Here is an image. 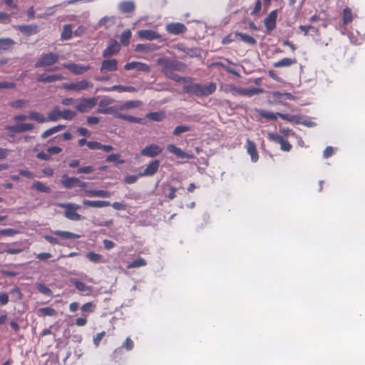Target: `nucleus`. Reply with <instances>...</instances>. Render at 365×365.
Listing matches in <instances>:
<instances>
[{
    "instance_id": "1",
    "label": "nucleus",
    "mask_w": 365,
    "mask_h": 365,
    "mask_svg": "<svg viewBox=\"0 0 365 365\" xmlns=\"http://www.w3.org/2000/svg\"><path fill=\"white\" fill-rule=\"evenodd\" d=\"M156 63L161 67L162 73L175 82L189 83L192 80L190 77H182L175 73V71L184 72L187 68L186 64L180 61L159 58Z\"/></svg>"
},
{
    "instance_id": "2",
    "label": "nucleus",
    "mask_w": 365,
    "mask_h": 365,
    "mask_svg": "<svg viewBox=\"0 0 365 365\" xmlns=\"http://www.w3.org/2000/svg\"><path fill=\"white\" fill-rule=\"evenodd\" d=\"M217 88L215 83L211 82L208 84L190 83L183 87L184 93L193 95L197 97L208 96L212 94Z\"/></svg>"
},
{
    "instance_id": "3",
    "label": "nucleus",
    "mask_w": 365,
    "mask_h": 365,
    "mask_svg": "<svg viewBox=\"0 0 365 365\" xmlns=\"http://www.w3.org/2000/svg\"><path fill=\"white\" fill-rule=\"evenodd\" d=\"M60 58L59 54L54 52L43 53L36 60L35 63L36 68H43L47 71H55L58 70V67L51 68L56 63Z\"/></svg>"
},
{
    "instance_id": "4",
    "label": "nucleus",
    "mask_w": 365,
    "mask_h": 365,
    "mask_svg": "<svg viewBox=\"0 0 365 365\" xmlns=\"http://www.w3.org/2000/svg\"><path fill=\"white\" fill-rule=\"evenodd\" d=\"M59 206L65 209L64 215L66 218L74 221L81 220V215L76 212V210L81 208L80 205L73 202H67L61 203Z\"/></svg>"
},
{
    "instance_id": "5",
    "label": "nucleus",
    "mask_w": 365,
    "mask_h": 365,
    "mask_svg": "<svg viewBox=\"0 0 365 365\" xmlns=\"http://www.w3.org/2000/svg\"><path fill=\"white\" fill-rule=\"evenodd\" d=\"M93 86V83L89 82L87 80H81L78 82H71L64 83L63 87L64 89L67 91H81L84 90H87L89 88H92Z\"/></svg>"
},
{
    "instance_id": "6",
    "label": "nucleus",
    "mask_w": 365,
    "mask_h": 365,
    "mask_svg": "<svg viewBox=\"0 0 365 365\" xmlns=\"http://www.w3.org/2000/svg\"><path fill=\"white\" fill-rule=\"evenodd\" d=\"M268 138L269 140L279 143L282 151L289 152L292 148V145L287 139L277 133H269Z\"/></svg>"
},
{
    "instance_id": "7",
    "label": "nucleus",
    "mask_w": 365,
    "mask_h": 365,
    "mask_svg": "<svg viewBox=\"0 0 365 365\" xmlns=\"http://www.w3.org/2000/svg\"><path fill=\"white\" fill-rule=\"evenodd\" d=\"M98 97L83 98L76 106V109L81 113H85L93 108L98 103Z\"/></svg>"
},
{
    "instance_id": "8",
    "label": "nucleus",
    "mask_w": 365,
    "mask_h": 365,
    "mask_svg": "<svg viewBox=\"0 0 365 365\" xmlns=\"http://www.w3.org/2000/svg\"><path fill=\"white\" fill-rule=\"evenodd\" d=\"M162 152L163 148L160 146L156 144H151L142 149L140 155L149 158H155L161 154Z\"/></svg>"
},
{
    "instance_id": "9",
    "label": "nucleus",
    "mask_w": 365,
    "mask_h": 365,
    "mask_svg": "<svg viewBox=\"0 0 365 365\" xmlns=\"http://www.w3.org/2000/svg\"><path fill=\"white\" fill-rule=\"evenodd\" d=\"M160 168V161L154 160L149 163L143 172L139 173L140 177H150L153 176Z\"/></svg>"
},
{
    "instance_id": "10",
    "label": "nucleus",
    "mask_w": 365,
    "mask_h": 365,
    "mask_svg": "<svg viewBox=\"0 0 365 365\" xmlns=\"http://www.w3.org/2000/svg\"><path fill=\"white\" fill-rule=\"evenodd\" d=\"M277 18V10L272 11L264 19V24L267 29V32L269 33L276 28Z\"/></svg>"
},
{
    "instance_id": "11",
    "label": "nucleus",
    "mask_w": 365,
    "mask_h": 365,
    "mask_svg": "<svg viewBox=\"0 0 365 365\" xmlns=\"http://www.w3.org/2000/svg\"><path fill=\"white\" fill-rule=\"evenodd\" d=\"M232 91L234 92V93L239 94L240 96H248V97H251L254 95L261 93L263 91L262 88H255V87L247 88L234 87L232 88Z\"/></svg>"
},
{
    "instance_id": "12",
    "label": "nucleus",
    "mask_w": 365,
    "mask_h": 365,
    "mask_svg": "<svg viewBox=\"0 0 365 365\" xmlns=\"http://www.w3.org/2000/svg\"><path fill=\"white\" fill-rule=\"evenodd\" d=\"M63 67L69 70L75 75H81L91 69L90 66H83L76 63H64Z\"/></svg>"
},
{
    "instance_id": "13",
    "label": "nucleus",
    "mask_w": 365,
    "mask_h": 365,
    "mask_svg": "<svg viewBox=\"0 0 365 365\" xmlns=\"http://www.w3.org/2000/svg\"><path fill=\"white\" fill-rule=\"evenodd\" d=\"M120 49V45L115 39H111L108 46L103 51V56L105 58L111 56L118 53Z\"/></svg>"
},
{
    "instance_id": "14",
    "label": "nucleus",
    "mask_w": 365,
    "mask_h": 365,
    "mask_svg": "<svg viewBox=\"0 0 365 365\" xmlns=\"http://www.w3.org/2000/svg\"><path fill=\"white\" fill-rule=\"evenodd\" d=\"M124 68L126 71L137 70L139 71H143L146 73H148L150 71V68L148 64L138 61H132L127 63L124 66Z\"/></svg>"
},
{
    "instance_id": "15",
    "label": "nucleus",
    "mask_w": 365,
    "mask_h": 365,
    "mask_svg": "<svg viewBox=\"0 0 365 365\" xmlns=\"http://www.w3.org/2000/svg\"><path fill=\"white\" fill-rule=\"evenodd\" d=\"M166 31L170 34L178 35L185 33L187 27L182 23H170L166 26Z\"/></svg>"
},
{
    "instance_id": "16",
    "label": "nucleus",
    "mask_w": 365,
    "mask_h": 365,
    "mask_svg": "<svg viewBox=\"0 0 365 365\" xmlns=\"http://www.w3.org/2000/svg\"><path fill=\"white\" fill-rule=\"evenodd\" d=\"M175 48L185 53L190 57H199L200 56V51L197 48H188L186 47L183 43H178L175 46Z\"/></svg>"
},
{
    "instance_id": "17",
    "label": "nucleus",
    "mask_w": 365,
    "mask_h": 365,
    "mask_svg": "<svg viewBox=\"0 0 365 365\" xmlns=\"http://www.w3.org/2000/svg\"><path fill=\"white\" fill-rule=\"evenodd\" d=\"M102 91L105 92H110L113 91H118L119 92H135L137 91L136 88L131 86H120V85H115L111 87H103L101 89H97L98 91Z\"/></svg>"
},
{
    "instance_id": "18",
    "label": "nucleus",
    "mask_w": 365,
    "mask_h": 365,
    "mask_svg": "<svg viewBox=\"0 0 365 365\" xmlns=\"http://www.w3.org/2000/svg\"><path fill=\"white\" fill-rule=\"evenodd\" d=\"M247 153L250 155L253 163H256L259 160V155L255 142L250 139H247L245 145Z\"/></svg>"
},
{
    "instance_id": "19",
    "label": "nucleus",
    "mask_w": 365,
    "mask_h": 365,
    "mask_svg": "<svg viewBox=\"0 0 365 365\" xmlns=\"http://www.w3.org/2000/svg\"><path fill=\"white\" fill-rule=\"evenodd\" d=\"M101 72L105 71H115L118 70V61L116 59H106L103 60L101 63L100 68Z\"/></svg>"
},
{
    "instance_id": "20",
    "label": "nucleus",
    "mask_w": 365,
    "mask_h": 365,
    "mask_svg": "<svg viewBox=\"0 0 365 365\" xmlns=\"http://www.w3.org/2000/svg\"><path fill=\"white\" fill-rule=\"evenodd\" d=\"M16 28L26 36H31L38 32V27L36 24L18 25Z\"/></svg>"
},
{
    "instance_id": "21",
    "label": "nucleus",
    "mask_w": 365,
    "mask_h": 365,
    "mask_svg": "<svg viewBox=\"0 0 365 365\" xmlns=\"http://www.w3.org/2000/svg\"><path fill=\"white\" fill-rule=\"evenodd\" d=\"M138 36L141 39H145L149 41L159 39L161 38V36L159 34H158L155 31L150 29H144L139 31Z\"/></svg>"
},
{
    "instance_id": "22",
    "label": "nucleus",
    "mask_w": 365,
    "mask_h": 365,
    "mask_svg": "<svg viewBox=\"0 0 365 365\" xmlns=\"http://www.w3.org/2000/svg\"><path fill=\"white\" fill-rule=\"evenodd\" d=\"M64 78L61 74L46 75L41 74L37 78V81L40 83H53L58 81H61Z\"/></svg>"
},
{
    "instance_id": "23",
    "label": "nucleus",
    "mask_w": 365,
    "mask_h": 365,
    "mask_svg": "<svg viewBox=\"0 0 365 365\" xmlns=\"http://www.w3.org/2000/svg\"><path fill=\"white\" fill-rule=\"evenodd\" d=\"M85 194L90 197H110L111 196L110 192L104 190H86Z\"/></svg>"
},
{
    "instance_id": "24",
    "label": "nucleus",
    "mask_w": 365,
    "mask_h": 365,
    "mask_svg": "<svg viewBox=\"0 0 365 365\" xmlns=\"http://www.w3.org/2000/svg\"><path fill=\"white\" fill-rule=\"evenodd\" d=\"M61 182L64 187L71 189L77 185L80 182V180L78 178L68 177L66 175H63Z\"/></svg>"
},
{
    "instance_id": "25",
    "label": "nucleus",
    "mask_w": 365,
    "mask_h": 365,
    "mask_svg": "<svg viewBox=\"0 0 365 365\" xmlns=\"http://www.w3.org/2000/svg\"><path fill=\"white\" fill-rule=\"evenodd\" d=\"M15 44L16 42L11 38H0V53L11 50Z\"/></svg>"
},
{
    "instance_id": "26",
    "label": "nucleus",
    "mask_w": 365,
    "mask_h": 365,
    "mask_svg": "<svg viewBox=\"0 0 365 365\" xmlns=\"http://www.w3.org/2000/svg\"><path fill=\"white\" fill-rule=\"evenodd\" d=\"M115 117L118 119L127 120L130 123L144 124L145 120L142 118L134 117L129 115H125L123 113H115Z\"/></svg>"
},
{
    "instance_id": "27",
    "label": "nucleus",
    "mask_w": 365,
    "mask_h": 365,
    "mask_svg": "<svg viewBox=\"0 0 365 365\" xmlns=\"http://www.w3.org/2000/svg\"><path fill=\"white\" fill-rule=\"evenodd\" d=\"M235 36L250 46H255L257 44V40L249 34L241 32H235Z\"/></svg>"
},
{
    "instance_id": "28",
    "label": "nucleus",
    "mask_w": 365,
    "mask_h": 365,
    "mask_svg": "<svg viewBox=\"0 0 365 365\" xmlns=\"http://www.w3.org/2000/svg\"><path fill=\"white\" fill-rule=\"evenodd\" d=\"M83 204L84 205L91 207H108L110 205V202L109 201H105V200H84L83 201Z\"/></svg>"
},
{
    "instance_id": "29",
    "label": "nucleus",
    "mask_w": 365,
    "mask_h": 365,
    "mask_svg": "<svg viewBox=\"0 0 365 365\" xmlns=\"http://www.w3.org/2000/svg\"><path fill=\"white\" fill-rule=\"evenodd\" d=\"M71 283L75 285L76 288L81 292H86V294H89L93 289L91 286L86 285L85 283L79 281L77 279H71Z\"/></svg>"
},
{
    "instance_id": "30",
    "label": "nucleus",
    "mask_w": 365,
    "mask_h": 365,
    "mask_svg": "<svg viewBox=\"0 0 365 365\" xmlns=\"http://www.w3.org/2000/svg\"><path fill=\"white\" fill-rule=\"evenodd\" d=\"M297 61L296 58H284L280 61L274 63L273 66L274 68H282L289 67L290 66L297 63Z\"/></svg>"
},
{
    "instance_id": "31",
    "label": "nucleus",
    "mask_w": 365,
    "mask_h": 365,
    "mask_svg": "<svg viewBox=\"0 0 365 365\" xmlns=\"http://www.w3.org/2000/svg\"><path fill=\"white\" fill-rule=\"evenodd\" d=\"M52 233L62 239H79L81 235L68 231L54 230Z\"/></svg>"
},
{
    "instance_id": "32",
    "label": "nucleus",
    "mask_w": 365,
    "mask_h": 365,
    "mask_svg": "<svg viewBox=\"0 0 365 365\" xmlns=\"http://www.w3.org/2000/svg\"><path fill=\"white\" fill-rule=\"evenodd\" d=\"M309 26L311 27L310 28V31H312V33L310 34V36L312 37L313 40L322 45V46H327L328 45V43H323L320 38V31H319V28L318 27H316L312 24H309Z\"/></svg>"
},
{
    "instance_id": "33",
    "label": "nucleus",
    "mask_w": 365,
    "mask_h": 365,
    "mask_svg": "<svg viewBox=\"0 0 365 365\" xmlns=\"http://www.w3.org/2000/svg\"><path fill=\"white\" fill-rule=\"evenodd\" d=\"M142 105V102L139 100L128 101L118 106V110H129L135 108H138Z\"/></svg>"
},
{
    "instance_id": "34",
    "label": "nucleus",
    "mask_w": 365,
    "mask_h": 365,
    "mask_svg": "<svg viewBox=\"0 0 365 365\" xmlns=\"http://www.w3.org/2000/svg\"><path fill=\"white\" fill-rule=\"evenodd\" d=\"M119 9L122 13H130L135 10V4L133 1H122L118 5Z\"/></svg>"
},
{
    "instance_id": "35",
    "label": "nucleus",
    "mask_w": 365,
    "mask_h": 365,
    "mask_svg": "<svg viewBox=\"0 0 365 365\" xmlns=\"http://www.w3.org/2000/svg\"><path fill=\"white\" fill-rule=\"evenodd\" d=\"M37 314L40 317H45L47 316L52 317L57 314V312L55 309L46 307H42L38 309Z\"/></svg>"
},
{
    "instance_id": "36",
    "label": "nucleus",
    "mask_w": 365,
    "mask_h": 365,
    "mask_svg": "<svg viewBox=\"0 0 365 365\" xmlns=\"http://www.w3.org/2000/svg\"><path fill=\"white\" fill-rule=\"evenodd\" d=\"M277 115L282 119L287 120L290 123H293L295 124H299L301 123V116L297 115H290V114H284L281 113H277Z\"/></svg>"
},
{
    "instance_id": "37",
    "label": "nucleus",
    "mask_w": 365,
    "mask_h": 365,
    "mask_svg": "<svg viewBox=\"0 0 365 365\" xmlns=\"http://www.w3.org/2000/svg\"><path fill=\"white\" fill-rule=\"evenodd\" d=\"M146 118L153 121L160 122L165 118V114L163 112H150L146 114Z\"/></svg>"
},
{
    "instance_id": "38",
    "label": "nucleus",
    "mask_w": 365,
    "mask_h": 365,
    "mask_svg": "<svg viewBox=\"0 0 365 365\" xmlns=\"http://www.w3.org/2000/svg\"><path fill=\"white\" fill-rule=\"evenodd\" d=\"M31 188L40 192L49 193L51 192V188L40 181H34L32 183Z\"/></svg>"
},
{
    "instance_id": "39",
    "label": "nucleus",
    "mask_w": 365,
    "mask_h": 365,
    "mask_svg": "<svg viewBox=\"0 0 365 365\" xmlns=\"http://www.w3.org/2000/svg\"><path fill=\"white\" fill-rule=\"evenodd\" d=\"M65 128H66V126L63 125H58L56 126L52 127V128L45 130L41 134V138L45 139L46 138L49 137L50 135L63 130Z\"/></svg>"
},
{
    "instance_id": "40",
    "label": "nucleus",
    "mask_w": 365,
    "mask_h": 365,
    "mask_svg": "<svg viewBox=\"0 0 365 365\" xmlns=\"http://www.w3.org/2000/svg\"><path fill=\"white\" fill-rule=\"evenodd\" d=\"M28 118L32 120H35L40 123L47 121V118L46 117H44L41 113L36 111L29 112Z\"/></svg>"
},
{
    "instance_id": "41",
    "label": "nucleus",
    "mask_w": 365,
    "mask_h": 365,
    "mask_svg": "<svg viewBox=\"0 0 365 365\" xmlns=\"http://www.w3.org/2000/svg\"><path fill=\"white\" fill-rule=\"evenodd\" d=\"M106 161L107 163H114L116 165L123 164L125 162V160L120 158V155L118 153L108 155L106 158Z\"/></svg>"
},
{
    "instance_id": "42",
    "label": "nucleus",
    "mask_w": 365,
    "mask_h": 365,
    "mask_svg": "<svg viewBox=\"0 0 365 365\" xmlns=\"http://www.w3.org/2000/svg\"><path fill=\"white\" fill-rule=\"evenodd\" d=\"M167 148L169 152L173 153L178 158H184L186 156L185 153L180 148L173 144L168 145Z\"/></svg>"
},
{
    "instance_id": "43",
    "label": "nucleus",
    "mask_w": 365,
    "mask_h": 365,
    "mask_svg": "<svg viewBox=\"0 0 365 365\" xmlns=\"http://www.w3.org/2000/svg\"><path fill=\"white\" fill-rule=\"evenodd\" d=\"M257 113L260 117L269 120H275L278 116L277 113H274L264 110H258Z\"/></svg>"
},
{
    "instance_id": "44",
    "label": "nucleus",
    "mask_w": 365,
    "mask_h": 365,
    "mask_svg": "<svg viewBox=\"0 0 365 365\" xmlns=\"http://www.w3.org/2000/svg\"><path fill=\"white\" fill-rule=\"evenodd\" d=\"M72 26L71 24H66L63 26V31L61 32V39L63 40H68L72 37Z\"/></svg>"
},
{
    "instance_id": "45",
    "label": "nucleus",
    "mask_w": 365,
    "mask_h": 365,
    "mask_svg": "<svg viewBox=\"0 0 365 365\" xmlns=\"http://www.w3.org/2000/svg\"><path fill=\"white\" fill-rule=\"evenodd\" d=\"M131 36H132V33H131L130 30L128 29V30L124 31L120 35V43L124 46H128L130 43V40L131 38Z\"/></svg>"
},
{
    "instance_id": "46",
    "label": "nucleus",
    "mask_w": 365,
    "mask_h": 365,
    "mask_svg": "<svg viewBox=\"0 0 365 365\" xmlns=\"http://www.w3.org/2000/svg\"><path fill=\"white\" fill-rule=\"evenodd\" d=\"M147 264L146 261L141 257H139L138 259H136L133 260L132 262H130L127 264L128 269H133V268H137V267H144Z\"/></svg>"
},
{
    "instance_id": "47",
    "label": "nucleus",
    "mask_w": 365,
    "mask_h": 365,
    "mask_svg": "<svg viewBox=\"0 0 365 365\" xmlns=\"http://www.w3.org/2000/svg\"><path fill=\"white\" fill-rule=\"evenodd\" d=\"M87 258L92 262H105L103 259V256L100 254L95 253L94 252H88L86 255Z\"/></svg>"
},
{
    "instance_id": "48",
    "label": "nucleus",
    "mask_w": 365,
    "mask_h": 365,
    "mask_svg": "<svg viewBox=\"0 0 365 365\" xmlns=\"http://www.w3.org/2000/svg\"><path fill=\"white\" fill-rule=\"evenodd\" d=\"M353 20V16L351 9L349 7L344 9L343 10V24L346 25L351 22Z\"/></svg>"
},
{
    "instance_id": "49",
    "label": "nucleus",
    "mask_w": 365,
    "mask_h": 365,
    "mask_svg": "<svg viewBox=\"0 0 365 365\" xmlns=\"http://www.w3.org/2000/svg\"><path fill=\"white\" fill-rule=\"evenodd\" d=\"M60 118H61V111L58 108H56L53 110H52L50 113H48V118H46L47 121H56Z\"/></svg>"
},
{
    "instance_id": "50",
    "label": "nucleus",
    "mask_w": 365,
    "mask_h": 365,
    "mask_svg": "<svg viewBox=\"0 0 365 365\" xmlns=\"http://www.w3.org/2000/svg\"><path fill=\"white\" fill-rule=\"evenodd\" d=\"M76 115V113L73 110L66 109L61 111V118L71 120Z\"/></svg>"
},
{
    "instance_id": "51",
    "label": "nucleus",
    "mask_w": 365,
    "mask_h": 365,
    "mask_svg": "<svg viewBox=\"0 0 365 365\" xmlns=\"http://www.w3.org/2000/svg\"><path fill=\"white\" fill-rule=\"evenodd\" d=\"M29 101L25 99H19L10 103V106L15 108H21L27 106Z\"/></svg>"
},
{
    "instance_id": "52",
    "label": "nucleus",
    "mask_w": 365,
    "mask_h": 365,
    "mask_svg": "<svg viewBox=\"0 0 365 365\" xmlns=\"http://www.w3.org/2000/svg\"><path fill=\"white\" fill-rule=\"evenodd\" d=\"M117 110H118V107L111 106L106 108H98V113L107 115L113 114L115 115V113H119L118 112H116Z\"/></svg>"
},
{
    "instance_id": "53",
    "label": "nucleus",
    "mask_w": 365,
    "mask_h": 365,
    "mask_svg": "<svg viewBox=\"0 0 365 365\" xmlns=\"http://www.w3.org/2000/svg\"><path fill=\"white\" fill-rule=\"evenodd\" d=\"M37 289L39 292L46 296H51L52 294L51 289L46 286L44 284L40 283L37 285Z\"/></svg>"
},
{
    "instance_id": "54",
    "label": "nucleus",
    "mask_w": 365,
    "mask_h": 365,
    "mask_svg": "<svg viewBox=\"0 0 365 365\" xmlns=\"http://www.w3.org/2000/svg\"><path fill=\"white\" fill-rule=\"evenodd\" d=\"M95 171V168L92 165H88L84 167H81L78 169L77 173H84V174H90Z\"/></svg>"
},
{
    "instance_id": "55",
    "label": "nucleus",
    "mask_w": 365,
    "mask_h": 365,
    "mask_svg": "<svg viewBox=\"0 0 365 365\" xmlns=\"http://www.w3.org/2000/svg\"><path fill=\"white\" fill-rule=\"evenodd\" d=\"M18 233H19V231L11 229V228H6V229L0 230V235H2V236L5 235V236L12 237V236L16 235Z\"/></svg>"
},
{
    "instance_id": "56",
    "label": "nucleus",
    "mask_w": 365,
    "mask_h": 365,
    "mask_svg": "<svg viewBox=\"0 0 365 365\" xmlns=\"http://www.w3.org/2000/svg\"><path fill=\"white\" fill-rule=\"evenodd\" d=\"M261 9H262V2H261V0H257L256 2H255V7H254L253 10L251 12V15L252 16H259V13L261 11Z\"/></svg>"
},
{
    "instance_id": "57",
    "label": "nucleus",
    "mask_w": 365,
    "mask_h": 365,
    "mask_svg": "<svg viewBox=\"0 0 365 365\" xmlns=\"http://www.w3.org/2000/svg\"><path fill=\"white\" fill-rule=\"evenodd\" d=\"M24 250V248H22L21 247H18L16 248H8V249L5 250L4 252L9 255H16V254H19V253L22 252ZM3 252H4V251L0 250V254H1Z\"/></svg>"
},
{
    "instance_id": "58",
    "label": "nucleus",
    "mask_w": 365,
    "mask_h": 365,
    "mask_svg": "<svg viewBox=\"0 0 365 365\" xmlns=\"http://www.w3.org/2000/svg\"><path fill=\"white\" fill-rule=\"evenodd\" d=\"M95 304L93 302H87L83 304L81 310L85 312L91 313L94 311Z\"/></svg>"
},
{
    "instance_id": "59",
    "label": "nucleus",
    "mask_w": 365,
    "mask_h": 365,
    "mask_svg": "<svg viewBox=\"0 0 365 365\" xmlns=\"http://www.w3.org/2000/svg\"><path fill=\"white\" fill-rule=\"evenodd\" d=\"M190 130V128L186 125H179L177 126L173 131V134L175 135H178L182 133L187 132Z\"/></svg>"
},
{
    "instance_id": "60",
    "label": "nucleus",
    "mask_w": 365,
    "mask_h": 365,
    "mask_svg": "<svg viewBox=\"0 0 365 365\" xmlns=\"http://www.w3.org/2000/svg\"><path fill=\"white\" fill-rule=\"evenodd\" d=\"M135 50L136 51H148L151 50V45L150 43H139Z\"/></svg>"
},
{
    "instance_id": "61",
    "label": "nucleus",
    "mask_w": 365,
    "mask_h": 365,
    "mask_svg": "<svg viewBox=\"0 0 365 365\" xmlns=\"http://www.w3.org/2000/svg\"><path fill=\"white\" fill-rule=\"evenodd\" d=\"M19 133H23L34 129V125L31 123L19 124Z\"/></svg>"
},
{
    "instance_id": "62",
    "label": "nucleus",
    "mask_w": 365,
    "mask_h": 365,
    "mask_svg": "<svg viewBox=\"0 0 365 365\" xmlns=\"http://www.w3.org/2000/svg\"><path fill=\"white\" fill-rule=\"evenodd\" d=\"M139 178H140L139 176V174L138 175H127L125 178L124 181L127 184H133V183H135Z\"/></svg>"
},
{
    "instance_id": "63",
    "label": "nucleus",
    "mask_w": 365,
    "mask_h": 365,
    "mask_svg": "<svg viewBox=\"0 0 365 365\" xmlns=\"http://www.w3.org/2000/svg\"><path fill=\"white\" fill-rule=\"evenodd\" d=\"M133 346H134V343L130 337L126 338L125 341H124V343L122 345V347L125 348L128 351L132 350Z\"/></svg>"
},
{
    "instance_id": "64",
    "label": "nucleus",
    "mask_w": 365,
    "mask_h": 365,
    "mask_svg": "<svg viewBox=\"0 0 365 365\" xmlns=\"http://www.w3.org/2000/svg\"><path fill=\"white\" fill-rule=\"evenodd\" d=\"M273 96L274 98H281L282 96H285V98L288 100H292L294 96L290 93H280L279 91H275L273 93Z\"/></svg>"
}]
</instances>
